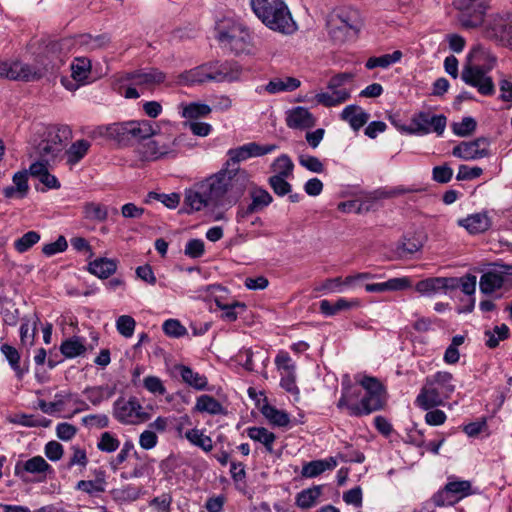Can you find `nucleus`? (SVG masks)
Listing matches in <instances>:
<instances>
[{
    "label": "nucleus",
    "instance_id": "1",
    "mask_svg": "<svg viewBox=\"0 0 512 512\" xmlns=\"http://www.w3.org/2000/svg\"><path fill=\"white\" fill-rule=\"evenodd\" d=\"M249 181V173L240 167L222 168L186 190L184 203L191 211L231 206L242 197Z\"/></svg>",
    "mask_w": 512,
    "mask_h": 512
},
{
    "label": "nucleus",
    "instance_id": "2",
    "mask_svg": "<svg viewBox=\"0 0 512 512\" xmlns=\"http://www.w3.org/2000/svg\"><path fill=\"white\" fill-rule=\"evenodd\" d=\"M252 11L271 30L291 34L296 29L285 0H250Z\"/></svg>",
    "mask_w": 512,
    "mask_h": 512
},
{
    "label": "nucleus",
    "instance_id": "3",
    "mask_svg": "<svg viewBox=\"0 0 512 512\" xmlns=\"http://www.w3.org/2000/svg\"><path fill=\"white\" fill-rule=\"evenodd\" d=\"M455 388L453 375L447 371H438L426 377L415 402L420 408L429 410L443 405L444 401L455 391Z\"/></svg>",
    "mask_w": 512,
    "mask_h": 512
},
{
    "label": "nucleus",
    "instance_id": "4",
    "mask_svg": "<svg viewBox=\"0 0 512 512\" xmlns=\"http://www.w3.org/2000/svg\"><path fill=\"white\" fill-rule=\"evenodd\" d=\"M483 53L480 46L474 47L469 52L461 72V79L467 85L476 88L481 95L491 96L495 93V86L488 73L493 65L481 66L478 63Z\"/></svg>",
    "mask_w": 512,
    "mask_h": 512
},
{
    "label": "nucleus",
    "instance_id": "5",
    "mask_svg": "<svg viewBox=\"0 0 512 512\" xmlns=\"http://www.w3.org/2000/svg\"><path fill=\"white\" fill-rule=\"evenodd\" d=\"M326 26L334 42L344 43L357 36L362 22L357 10L342 8L329 15Z\"/></svg>",
    "mask_w": 512,
    "mask_h": 512
},
{
    "label": "nucleus",
    "instance_id": "6",
    "mask_svg": "<svg viewBox=\"0 0 512 512\" xmlns=\"http://www.w3.org/2000/svg\"><path fill=\"white\" fill-rule=\"evenodd\" d=\"M72 130L67 125L46 127L43 138L35 147V154L46 163L54 162L62 153L65 143L71 139Z\"/></svg>",
    "mask_w": 512,
    "mask_h": 512
},
{
    "label": "nucleus",
    "instance_id": "7",
    "mask_svg": "<svg viewBox=\"0 0 512 512\" xmlns=\"http://www.w3.org/2000/svg\"><path fill=\"white\" fill-rule=\"evenodd\" d=\"M358 396H360L359 392L355 393L344 389L338 400L337 407L339 409H346L350 416L361 417L382 409L385 404V396L368 393L362 396L360 403L350 402L352 398H357Z\"/></svg>",
    "mask_w": 512,
    "mask_h": 512
},
{
    "label": "nucleus",
    "instance_id": "8",
    "mask_svg": "<svg viewBox=\"0 0 512 512\" xmlns=\"http://www.w3.org/2000/svg\"><path fill=\"white\" fill-rule=\"evenodd\" d=\"M184 135L169 138L163 135H155L148 139L140 147V154L144 160L155 161L165 157H176L178 147L183 143Z\"/></svg>",
    "mask_w": 512,
    "mask_h": 512
},
{
    "label": "nucleus",
    "instance_id": "9",
    "mask_svg": "<svg viewBox=\"0 0 512 512\" xmlns=\"http://www.w3.org/2000/svg\"><path fill=\"white\" fill-rule=\"evenodd\" d=\"M113 417L123 425H137L150 418V414L135 396L119 397L112 406Z\"/></svg>",
    "mask_w": 512,
    "mask_h": 512
},
{
    "label": "nucleus",
    "instance_id": "10",
    "mask_svg": "<svg viewBox=\"0 0 512 512\" xmlns=\"http://www.w3.org/2000/svg\"><path fill=\"white\" fill-rule=\"evenodd\" d=\"M75 44L74 38L49 41L37 56L39 64L45 68L46 73L52 72L64 63L66 54Z\"/></svg>",
    "mask_w": 512,
    "mask_h": 512
},
{
    "label": "nucleus",
    "instance_id": "11",
    "mask_svg": "<svg viewBox=\"0 0 512 512\" xmlns=\"http://www.w3.org/2000/svg\"><path fill=\"white\" fill-rule=\"evenodd\" d=\"M219 43L236 55L250 53L252 49L249 31L241 24H232L217 33Z\"/></svg>",
    "mask_w": 512,
    "mask_h": 512
},
{
    "label": "nucleus",
    "instance_id": "12",
    "mask_svg": "<svg viewBox=\"0 0 512 512\" xmlns=\"http://www.w3.org/2000/svg\"><path fill=\"white\" fill-rule=\"evenodd\" d=\"M278 149L276 144L260 145L256 142H249L237 148L227 151L228 160L225 162L224 169L239 167L238 164L249 158L260 157L272 153Z\"/></svg>",
    "mask_w": 512,
    "mask_h": 512
},
{
    "label": "nucleus",
    "instance_id": "13",
    "mask_svg": "<svg viewBox=\"0 0 512 512\" xmlns=\"http://www.w3.org/2000/svg\"><path fill=\"white\" fill-rule=\"evenodd\" d=\"M447 124L444 115H432L430 112H420L413 116L405 130L409 134L426 135L435 132L442 135Z\"/></svg>",
    "mask_w": 512,
    "mask_h": 512
},
{
    "label": "nucleus",
    "instance_id": "14",
    "mask_svg": "<svg viewBox=\"0 0 512 512\" xmlns=\"http://www.w3.org/2000/svg\"><path fill=\"white\" fill-rule=\"evenodd\" d=\"M122 79L124 81H131L141 92L153 91L165 82L166 74L158 68L145 67L126 73Z\"/></svg>",
    "mask_w": 512,
    "mask_h": 512
},
{
    "label": "nucleus",
    "instance_id": "15",
    "mask_svg": "<svg viewBox=\"0 0 512 512\" xmlns=\"http://www.w3.org/2000/svg\"><path fill=\"white\" fill-rule=\"evenodd\" d=\"M471 483L467 480H450L445 487L435 493L432 501L436 506L454 505L459 500L470 495Z\"/></svg>",
    "mask_w": 512,
    "mask_h": 512
},
{
    "label": "nucleus",
    "instance_id": "16",
    "mask_svg": "<svg viewBox=\"0 0 512 512\" xmlns=\"http://www.w3.org/2000/svg\"><path fill=\"white\" fill-rule=\"evenodd\" d=\"M275 365L280 372V386L291 394H298L296 385V365L287 352L281 351L275 358Z\"/></svg>",
    "mask_w": 512,
    "mask_h": 512
},
{
    "label": "nucleus",
    "instance_id": "17",
    "mask_svg": "<svg viewBox=\"0 0 512 512\" xmlns=\"http://www.w3.org/2000/svg\"><path fill=\"white\" fill-rule=\"evenodd\" d=\"M210 79L214 82L239 81L242 75V67L236 62H209Z\"/></svg>",
    "mask_w": 512,
    "mask_h": 512
},
{
    "label": "nucleus",
    "instance_id": "18",
    "mask_svg": "<svg viewBox=\"0 0 512 512\" xmlns=\"http://www.w3.org/2000/svg\"><path fill=\"white\" fill-rule=\"evenodd\" d=\"M452 154L464 160H475L489 155V141L481 137L470 142H461L453 148Z\"/></svg>",
    "mask_w": 512,
    "mask_h": 512
},
{
    "label": "nucleus",
    "instance_id": "19",
    "mask_svg": "<svg viewBox=\"0 0 512 512\" xmlns=\"http://www.w3.org/2000/svg\"><path fill=\"white\" fill-rule=\"evenodd\" d=\"M46 74L47 73L45 72V68L39 64L38 58H36L35 64H28L18 60L11 61V80L33 82L40 80Z\"/></svg>",
    "mask_w": 512,
    "mask_h": 512
},
{
    "label": "nucleus",
    "instance_id": "20",
    "mask_svg": "<svg viewBox=\"0 0 512 512\" xmlns=\"http://www.w3.org/2000/svg\"><path fill=\"white\" fill-rule=\"evenodd\" d=\"M251 203L246 208H239L236 215L237 222L243 221L249 215L260 212L264 208L268 207L272 201L273 197L271 194L261 188L255 187L250 191Z\"/></svg>",
    "mask_w": 512,
    "mask_h": 512
},
{
    "label": "nucleus",
    "instance_id": "21",
    "mask_svg": "<svg viewBox=\"0 0 512 512\" xmlns=\"http://www.w3.org/2000/svg\"><path fill=\"white\" fill-rule=\"evenodd\" d=\"M95 133L114 140L121 145H128L131 141H134L131 121L124 123H113L107 126H99Z\"/></svg>",
    "mask_w": 512,
    "mask_h": 512
},
{
    "label": "nucleus",
    "instance_id": "22",
    "mask_svg": "<svg viewBox=\"0 0 512 512\" xmlns=\"http://www.w3.org/2000/svg\"><path fill=\"white\" fill-rule=\"evenodd\" d=\"M300 85V80L295 77H274L270 79L267 84L257 86L255 92L258 94L267 93L275 95L278 93L295 91L300 87Z\"/></svg>",
    "mask_w": 512,
    "mask_h": 512
},
{
    "label": "nucleus",
    "instance_id": "23",
    "mask_svg": "<svg viewBox=\"0 0 512 512\" xmlns=\"http://www.w3.org/2000/svg\"><path fill=\"white\" fill-rule=\"evenodd\" d=\"M286 125L291 129L305 130L315 126L316 118L305 107L297 106L286 112Z\"/></svg>",
    "mask_w": 512,
    "mask_h": 512
},
{
    "label": "nucleus",
    "instance_id": "24",
    "mask_svg": "<svg viewBox=\"0 0 512 512\" xmlns=\"http://www.w3.org/2000/svg\"><path fill=\"white\" fill-rule=\"evenodd\" d=\"M52 471L51 465L42 456H34L26 461H17L14 467L15 476L27 481L26 474H43Z\"/></svg>",
    "mask_w": 512,
    "mask_h": 512
},
{
    "label": "nucleus",
    "instance_id": "25",
    "mask_svg": "<svg viewBox=\"0 0 512 512\" xmlns=\"http://www.w3.org/2000/svg\"><path fill=\"white\" fill-rule=\"evenodd\" d=\"M174 372L181 377L182 381L185 384L194 388L195 390L202 391L207 389V377L192 370L189 366L183 364H176L174 366Z\"/></svg>",
    "mask_w": 512,
    "mask_h": 512
},
{
    "label": "nucleus",
    "instance_id": "26",
    "mask_svg": "<svg viewBox=\"0 0 512 512\" xmlns=\"http://www.w3.org/2000/svg\"><path fill=\"white\" fill-rule=\"evenodd\" d=\"M340 118L347 122L354 131H358L368 122L370 115L358 105H348L342 110Z\"/></svg>",
    "mask_w": 512,
    "mask_h": 512
},
{
    "label": "nucleus",
    "instance_id": "27",
    "mask_svg": "<svg viewBox=\"0 0 512 512\" xmlns=\"http://www.w3.org/2000/svg\"><path fill=\"white\" fill-rule=\"evenodd\" d=\"M327 92L317 93L314 97L315 101L319 105L324 107H335L346 102L351 93L348 89H328Z\"/></svg>",
    "mask_w": 512,
    "mask_h": 512
},
{
    "label": "nucleus",
    "instance_id": "28",
    "mask_svg": "<svg viewBox=\"0 0 512 512\" xmlns=\"http://www.w3.org/2000/svg\"><path fill=\"white\" fill-rule=\"evenodd\" d=\"M411 287L408 277L391 278L382 283L366 284L365 290L370 293H382L386 291H402Z\"/></svg>",
    "mask_w": 512,
    "mask_h": 512
},
{
    "label": "nucleus",
    "instance_id": "29",
    "mask_svg": "<svg viewBox=\"0 0 512 512\" xmlns=\"http://www.w3.org/2000/svg\"><path fill=\"white\" fill-rule=\"evenodd\" d=\"M493 36L503 42L512 44V20L511 15L496 16L490 24Z\"/></svg>",
    "mask_w": 512,
    "mask_h": 512
},
{
    "label": "nucleus",
    "instance_id": "30",
    "mask_svg": "<svg viewBox=\"0 0 512 512\" xmlns=\"http://www.w3.org/2000/svg\"><path fill=\"white\" fill-rule=\"evenodd\" d=\"M116 393V387L111 385H100L86 387L83 394L94 406H99L102 402L109 400Z\"/></svg>",
    "mask_w": 512,
    "mask_h": 512
},
{
    "label": "nucleus",
    "instance_id": "31",
    "mask_svg": "<svg viewBox=\"0 0 512 512\" xmlns=\"http://www.w3.org/2000/svg\"><path fill=\"white\" fill-rule=\"evenodd\" d=\"M90 148L91 143L86 139H79L73 142L64 152L66 163L72 168L88 154Z\"/></svg>",
    "mask_w": 512,
    "mask_h": 512
},
{
    "label": "nucleus",
    "instance_id": "32",
    "mask_svg": "<svg viewBox=\"0 0 512 512\" xmlns=\"http://www.w3.org/2000/svg\"><path fill=\"white\" fill-rule=\"evenodd\" d=\"M247 436L256 442L261 443L267 453L272 454L274 452V443L276 441V435L270 432L264 427H248L246 429Z\"/></svg>",
    "mask_w": 512,
    "mask_h": 512
},
{
    "label": "nucleus",
    "instance_id": "33",
    "mask_svg": "<svg viewBox=\"0 0 512 512\" xmlns=\"http://www.w3.org/2000/svg\"><path fill=\"white\" fill-rule=\"evenodd\" d=\"M459 225L466 228L471 234L485 232L490 227V219L485 213L469 215L458 221Z\"/></svg>",
    "mask_w": 512,
    "mask_h": 512
},
{
    "label": "nucleus",
    "instance_id": "34",
    "mask_svg": "<svg viewBox=\"0 0 512 512\" xmlns=\"http://www.w3.org/2000/svg\"><path fill=\"white\" fill-rule=\"evenodd\" d=\"M208 63L185 71L179 75V82L183 84H200L211 81Z\"/></svg>",
    "mask_w": 512,
    "mask_h": 512
},
{
    "label": "nucleus",
    "instance_id": "35",
    "mask_svg": "<svg viewBox=\"0 0 512 512\" xmlns=\"http://www.w3.org/2000/svg\"><path fill=\"white\" fill-rule=\"evenodd\" d=\"M358 305L359 301L356 299L339 298L335 303L325 299L320 301V312L325 316H334L341 311L350 310Z\"/></svg>",
    "mask_w": 512,
    "mask_h": 512
},
{
    "label": "nucleus",
    "instance_id": "36",
    "mask_svg": "<svg viewBox=\"0 0 512 512\" xmlns=\"http://www.w3.org/2000/svg\"><path fill=\"white\" fill-rule=\"evenodd\" d=\"M505 281V276L502 272L487 271L480 277L479 287L482 293L491 294L500 289Z\"/></svg>",
    "mask_w": 512,
    "mask_h": 512
},
{
    "label": "nucleus",
    "instance_id": "37",
    "mask_svg": "<svg viewBox=\"0 0 512 512\" xmlns=\"http://www.w3.org/2000/svg\"><path fill=\"white\" fill-rule=\"evenodd\" d=\"M117 269V262L113 259L98 258L91 261L88 265V270L91 274L106 279L114 274Z\"/></svg>",
    "mask_w": 512,
    "mask_h": 512
},
{
    "label": "nucleus",
    "instance_id": "38",
    "mask_svg": "<svg viewBox=\"0 0 512 512\" xmlns=\"http://www.w3.org/2000/svg\"><path fill=\"white\" fill-rule=\"evenodd\" d=\"M194 410L200 413H208L210 415L222 414L224 411L222 404L214 397L207 394L197 397Z\"/></svg>",
    "mask_w": 512,
    "mask_h": 512
},
{
    "label": "nucleus",
    "instance_id": "39",
    "mask_svg": "<svg viewBox=\"0 0 512 512\" xmlns=\"http://www.w3.org/2000/svg\"><path fill=\"white\" fill-rule=\"evenodd\" d=\"M487 6L480 4L477 10L472 13L470 9L463 11L459 17L461 25L465 28H477L484 22Z\"/></svg>",
    "mask_w": 512,
    "mask_h": 512
},
{
    "label": "nucleus",
    "instance_id": "40",
    "mask_svg": "<svg viewBox=\"0 0 512 512\" xmlns=\"http://www.w3.org/2000/svg\"><path fill=\"white\" fill-rule=\"evenodd\" d=\"M402 57H403V53L400 50H395L391 54H384V55H381L378 57H370L366 61L365 67L369 70H372L377 67L386 69L389 66L400 62Z\"/></svg>",
    "mask_w": 512,
    "mask_h": 512
},
{
    "label": "nucleus",
    "instance_id": "41",
    "mask_svg": "<svg viewBox=\"0 0 512 512\" xmlns=\"http://www.w3.org/2000/svg\"><path fill=\"white\" fill-rule=\"evenodd\" d=\"M321 493V486L304 489L297 494L296 505L302 510L310 509L315 506Z\"/></svg>",
    "mask_w": 512,
    "mask_h": 512
},
{
    "label": "nucleus",
    "instance_id": "42",
    "mask_svg": "<svg viewBox=\"0 0 512 512\" xmlns=\"http://www.w3.org/2000/svg\"><path fill=\"white\" fill-rule=\"evenodd\" d=\"M91 73V61L86 57L75 58L71 64V76L73 80L83 84Z\"/></svg>",
    "mask_w": 512,
    "mask_h": 512
},
{
    "label": "nucleus",
    "instance_id": "43",
    "mask_svg": "<svg viewBox=\"0 0 512 512\" xmlns=\"http://www.w3.org/2000/svg\"><path fill=\"white\" fill-rule=\"evenodd\" d=\"M0 351L9 362V365L14 370L16 376L19 379H22V377L27 373L28 369L22 368L20 366V354L17 351V349L9 344H2L0 347Z\"/></svg>",
    "mask_w": 512,
    "mask_h": 512
},
{
    "label": "nucleus",
    "instance_id": "44",
    "mask_svg": "<svg viewBox=\"0 0 512 512\" xmlns=\"http://www.w3.org/2000/svg\"><path fill=\"white\" fill-rule=\"evenodd\" d=\"M212 111V108L204 103L191 102L187 105L182 106L181 115L183 118L189 120H196L208 116Z\"/></svg>",
    "mask_w": 512,
    "mask_h": 512
},
{
    "label": "nucleus",
    "instance_id": "45",
    "mask_svg": "<svg viewBox=\"0 0 512 512\" xmlns=\"http://www.w3.org/2000/svg\"><path fill=\"white\" fill-rule=\"evenodd\" d=\"M60 351L66 358H75L84 354L86 347L81 338L72 337L62 342Z\"/></svg>",
    "mask_w": 512,
    "mask_h": 512
},
{
    "label": "nucleus",
    "instance_id": "46",
    "mask_svg": "<svg viewBox=\"0 0 512 512\" xmlns=\"http://www.w3.org/2000/svg\"><path fill=\"white\" fill-rule=\"evenodd\" d=\"M185 438L194 446L201 448L205 452H209L213 448L212 439L205 435L202 430L197 428L190 429L185 432Z\"/></svg>",
    "mask_w": 512,
    "mask_h": 512
},
{
    "label": "nucleus",
    "instance_id": "47",
    "mask_svg": "<svg viewBox=\"0 0 512 512\" xmlns=\"http://www.w3.org/2000/svg\"><path fill=\"white\" fill-rule=\"evenodd\" d=\"M262 414L271 424L278 427H286L290 422L289 415L285 411L278 410L274 406L265 405L262 408Z\"/></svg>",
    "mask_w": 512,
    "mask_h": 512
},
{
    "label": "nucleus",
    "instance_id": "48",
    "mask_svg": "<svg viewBox=\"0 0 512 512\" xmlns=\"http://www.w3.org/2000/svg\"><path fill=\"white\" fill-rule=\"evenodd\" d=\"M131 128L134 140H148L156 135L152 123L148 120L131 121Z\"/></svg>",
    "mask_w": 512,
    "mask_h": 512
},
{
    "label": "nucleus",
    "instance_id": "49",
    "mask_svg": "<svg viewBox=\"0 0 512 512\" xmlns=\"http://www.w3.org/2000/svg\"><path fill=\"white\" fill-rule=\"evenodd\" d=\"M415 290L426 296H431L442 292V284L440 281V277H431L417 282L415 285Z\"/></svg>",
    "mask_w": 512,
    "mask_h": 512
},
{
    "label": "nucleus",
    "instance_id": "50",
    "mask_svg": "<svg viewBox=\"0 0 512 512\" xmlns=\"http://www.w3.org/2000/svg\"><path fill=\"white\" fill-rule=\"evenodd\" d=\"M271 167L276 173L274 176L290 177L293 174L294 164L287 154H282L274 160Z\"/></svg>",
    "mask_w": 512,
    "mask_h": 512
},
{
    "label": "nucleus",
    "instance_id": "51",
    "mask_svg": "<svg viewBox=\"0 0 512 512\" xmlns=\"http://www.w3.org/2000/svg\"><path fill=\"white\" fill-rule=\"evenodd\" d=\"M509 336V328L506 324L495 326L492 331H485L486 345L489 348H496L500 341L505 340Z\"/></svg>",
    "mask_w": 512,
    "mask_h": 512
},
{
    "label": "nucleus",
    "instance_id": "52",
    "mask_svg": "<svg viewBox=\"0 0 512 512\" xmlns=\"http://www.w3.org/2000/svg\"><path fill=\"white\" fill-rule=\"evenodd\" d=\"M84 213L85 217L89 220L104 221L108 217L107 207L94 202L85 205Z\"/></svg>",
    "mask_w": 512,
    "mask_h": 512
},
{
    "label": "nucleus",
    "instance_id": "53",
    "mask_svg": "<svg viewBox=\"0 0 512 512\" xmlns=\"http://www.w3.org/2000/svg\"><path fill=\"white\" fill-rule=\"evenodd\" d=\"M357 381L363 387L365 393L385 396L384 386L380 383V381L377 378L363 376Z\"/></svg>",
    "mask_w": 512,
    "mask_h": 512
},
{
    "label": "nucleus",
    "instance_id": "54",
    "mask_svg": "<svg viewBox=\"0 0 512 512\" xmlns=\"http://www.w3.org/2000/svg\"><path fill=\"white\" fill-rule=\"evenodd\" d=\"M40 240V234L29 231L14 242V247L19 253H24Z\"/></svg>",
    "mask_w": 512,
    "mask_h": 512
},
{
    "label": "nucleus",
    "instance_id": "55",
    "mask_svg": "<svg viewBox=\"0 0 512 512\" xmlns=\"http://www.w3.org/2000/svg\"><path fill=\"white\" fill-rule=\"evenodd\" d=\"M135 326V320L129 315H121L116 320L117 331L125 338H130L133 336Z\"/></svg>",
    "mask_w": 512,
    "mask_h": 512
},
{
    "label": "nucleus",
    "instance_id": "56",
    "mask_svg": "<svg viewBox=\"0 0 512 512\" xmlns=\"http://www.w3.org/2000/svg\"><path fill=\"white\" fill-rule=\"evenodd\" d=\"M298 162L302 167L313 173H322L325 170L324 164L320 159L312 155L300 154Z\"/></svg>",
    "mask_w": 512,
    "mask_h": 512
},
{
    "label": "nucleus",
    "instance_id": "57",
    "mask_svg": "<svg viewBox=\"0 0 512 512\" xmlns=\"http://www.w3.org/2000/svg\"><path fill=\"white\" fill-rule=\"evenodd\" d=\"M74 39L76 43L87 45L90 49H98L109 43V37L107 35H99L93 38L91 35L84 34Z\"/></svg>",
    "mask_w": 512,
    "mask_h": 512
},
{
    "label": "nucleus",
    "instance_id": "58",
    "mask_svg": "<svg viewBox=\"0 0 512 512\" xmlns=\"http://www.w3.org/2000/svg\"><path fill=\"white\" fill-rule=\"evenodd\" d=\"M286 178L287 177L271 176L268 179V183L273 192L279 197H283L292 191V186L286 181Z\"/></svg>",
    "mask_w": 512,
    "mask_h": 512
},
{
    "label": "nucleus",
    "instance_id": "59",
    "mask_svg": "<svg viewBox=\"0 0 512 512\" xmlns=\"http://www.w3.org/2000/svg\"><path fill=\"white\" fill-rule=\"evenodd\" d=\"M120 446V441L110 432L101 434L97 448L102 452L112 453Z\"/></svg>",
    "mask_w": 512,
    "mask_h": 512
},
{
    "label": "nucleus",
    "instance_id": "60",
    "mask_svg": "<svg viewBox=\"0 0 512 512\" xmlns=\"http://www.w3.org/2000/svg\"><path fill=\"white\" fill-rule=\"evenodd\" d=\"M422 244L415 238H404V240L397 246V253L400 257L412 255L420 250Z\"/></svg>",
    "mask_w": 512,
    "mask_h": 512
},
{
    "label": "nucleus",
    "instance_id": "61",
    "mask_svg": "<svg viewBox=\"0 0 512 512\" xmlns=\"http://www.w3.org/2000/svg\"><path fill=\"white\" fill-rule=\"evenodd\" d=\"M453 132L458 136H468L476 129V121L472 117H464L461 122L454 123Z\"/></svg>",
    "mask_w": 512,
    "mask_h": 512
},
{
    "label": "nucleus",
    "instance_id": "62",
    "mask_svg": "<svg viewBox=\"0 0 512 512\" xmlns=\"http://www.w3.org/2000/svg\"><path fill=\"white\" fill-rule=\"evenodd\" d=\"M184 253L193 259L200 258L205 253L204 241L201 239H190L185 245Z\"/></svg>",
    "mask_w": 512,
    "mask_h": 512
},
{
    "label": "nucleus",
    "instance_id": "63",
    "mask_svg": "<svg viewBox=\"0 0 512 512\" xmlns=\"http://www.w3.org/2000/svg\"><path fill=\"white\" fill-rule=\"evenodd\" d=\"M324 461L314 460L303 465L301 474L306 478H313L326 471Z\"/></svg>",
    "mask_w": 512,
    "mask_h": 512
},
{
    "label": "nucleus",
    "instance_id": "64",
    "mask_svg": "<svg viewBox=\"0 0 512 512\" xmlns=\"http://www.w3.org/2000/svg\"><path fill=\"white\" fill-rule=\"evenodd\" d=\"M453 176V169L447 164L435 166L432 170V178L437 183H448Z\"/></svg>",
    "mask_w": 512,
    "mask_h": 512
}]
</instances>
